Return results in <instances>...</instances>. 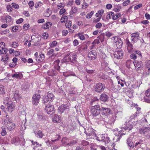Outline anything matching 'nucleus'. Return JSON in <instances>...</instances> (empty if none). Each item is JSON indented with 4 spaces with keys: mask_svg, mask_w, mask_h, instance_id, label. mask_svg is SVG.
<instances>
[{
    "mask_svg": "<svg viewBox=\"0 0 150 150\" xmlns=\"http://www.w3.org/2000/svg\"><path fill=\"white\" fill-rule=\"evenodd\" d=\"M42 3L40 2H38L35 3V8H37L38 7L41 6Z\"/></svg>",
    "mask_w": 150,
    "mask_h": 150,
    "instance_id": "63",
    "label": "nucleus"
},
{
    "mask_svg": "<svg viewBox=\"0 0 150 150\" xmlns=\"http://www.w3.org/2000/svg\"><path fill=\"white\" fill-rule=\"evenodd\" d=\"M94 13V11H92L91 12L88 13L87 15L86 16V18L87 19H90V18L93 15Z\"/></svg>",
    "mask_w": 150,
    "mask_h": 150,
    "instance_id": "43",
    "label": "nucleus"
},
{
    "mask_svg": "<svg viewBox=\"0 0 150 150\" xmlns=\"http://www.w3.org/2000/svg\"><path fill=\"white\" fill-rule=\"evenodd\" d=\"M77 35V36L81 40H85V37L83 35V33H79Z\"/></svg>",
    "mask_w": 150,
    "mask_h": 150,
    "instance_id": "36",
    "label": "nucleus"
},
{
    "mask_svg": "<svg viewBox=\"0 0 150 150\" xmlns=\"http://www.w3.org/2000/svg\"><path fill=\"white\" fill-rule=\"evenodd\" d=\"M5 18L6 23L10 22L12 20L11 17L9 16H6L5 17Z\"/></svg>",
    "mask_w": 150,
    "mask_h": 150,
    "instance_id": "46",
    "label": "nucleus"
},
{
    "mask_svg": "<svg viewBox=\"0 0 150 150\" xmlns=\"http://www.w3.org/2000/svg\"><path fill=\"white\" fill-rule=\"evenodd\" d=\"M66 24H67V25H67L66 28L71 27L72 25V22L70 21L66 20Z\"/></svg>",
    "mask_w": 150,
    "mask_h": 150,
    "instance_id": "56",
    "label": "nucleus"
},
{
    "mask_svg": "<svg viewBox=\"0 0 150 150\" xmlns=\"http://www.w3.org/2000/svg\"><path fill=\"white\" fill-rule=\"evenodd\" d=\"M146 96L148 97H150V89L146 90L145 93Z\"/></svg>",
    "mask_w": 150,
    "mask_h": 150,
    "instance_id": "52",
    "label": "nucleus"
},
{
    "mask_svg": "<svg viewBox=\"0 0 150 150\" xmlns=\"http://www.w3.org/2000/svg\"><path fill=\"white\" fill-rule=\"evenodd\" d=\"M104 117L103 121L107 123L111 124L113 122V121H111L110 120L108 117V115H104Z\"/></svg>",
    "mask_w": 150,
    "mask_h": 150,
    "instance_id": "33",
    "label": "nucleus"
},
{
    "mask_svg": "<svg viewBox=\"0 0 150 150\" xmlns=\"http://www.w3.org/2000/svg\"><path fill=\"white\" fill-rule=\"evenodd\" d=\"M4 122H5V124L7 126L8 125V124H9L11 123V122H12V120L11 118H6L4 119Z\"/></svg>",
    "mask_w": 150,
    "mask_h": 150,
    "instance_id": "41",
    "label": "nucleus"
},
{
    "mask_svg": "<svg viewBox=\"0 0 150 150\" xmlns=\"http://www.w3.org/2000/svg\"><path fill=\"white\" fill-rule=\"evenodd\" d=\"M57 42L56 41H54L52 42H50V46L51 47H53L57 45Z\"/></svg>",
    "mask_w": 150,
    "mask_h": 150,
    "instance_id": "55",
    "label": "nucleus"
},
{
    "mask_svg": "<svg viewBox=\"0 0 150 150\" xmlns=\"http://www.w3.org/2000/svg\"><path fill=\"white\" fill-rule=\"evenodd\" d=\"M30 28L29 24H25L23 26V28L25 30L29 29Z\"/></svg>",
    "mask_w": 150,
    "mask_h": 150,
    "instance_id": "49",
    "label": "nucleus"
},
{
    "mask_svg": "<svg viewBox=\"0 0 150 150\" xmlns=\"http://www.w3.org/2000/svg\"><path fill=\"white\" fill-rule=\"evenodd\" d=\"M123 51L121 49H118L115 51L114 53V57L118 59H121L123 56Z\"/></svg>",
    "mask_w": 150,
    "mask_h": 150,
    "instance_id": "10",
    "label": "nucleus"
},
{
    "mask_svg": "<svg viewBox=\"0 0 150 150\" xmlns=\"http://www.w3.org/2000/svg\"><path fill=\"white\" fill-rule=\"evenodd\" d=\"M18 29V27L16 25L13 26L12 28V30L13 32H16Z\"/></svg>",
    "mask_w": 150,
    "mask_h": 150,
    "instance_id": "62",
    "label": "nucleus"
},
{
    "mask_svg": "<svg viewBox=\"0 0 150 150\" xmlns=\"http://www.w3.org/2000/svg\"><path fill=\"white\" fill-rule=\"evenodd\" d=\"M17 143L20 144L21 146H24L25 144V139L23 137H18V139L17 140Z\"/></svg>",
    "mask_w": 150,
    "mask_h": 150,
    "instance_id": "25",
    "label": "nucleus"
},
{
    "mask_svg": "<svg viewBox=\"0 0 150 150\" xmlns=\"http://www.w3.org/2000/svg\"><path fill=\"white\" fill-rule=\"evenodd\" d=\"M49 25H50V22H49L47 23L45 25L43 26V28L44 29H47L49 27Z\"/></svg>",
    "mask_w": 150,
    "mask_h": 150,
    "instance_id": "61",
    "label": "nucleus"
},
{
    "mask_svg": "<svg viewBox=\"0 0 150 150\" xmlns=\"http://www.w3.org/2000/svg\"><path fill=\"white\" fill-rule=\"evenodd\" d=\"M127 49L129 53H132L134 51V47L128 40H126Z\"/></svg>",
    "mask_w": 150,
    "mask_h": 150,
    "instance_id": "14",
    "label": "nucleus"
},
{
    "mask_svg": "<svg viewBox=\"0 0 150 150\" xmlns=\"http://www.w3.org/2000/svg\"><path fill=\"white\" fill-rule=\"evenodd\" d=\"M108 98V95L105 94H103L100 95V100L105 102L107 100Z\"/></svg>",
    "mask_w": 150,
    "mask_h": 150,
    "instance_id": "19",
    "label": "nucleus"
},
{
    "mask_svg": "<svg viewBox=\"0 0 150 150\" xmlns=\"http://www.w3.org/2000/svg\"><path fill=\"white\" fill-rule=\"evenodd\" d=\"M41 39V37L40 35H38L35 38V41L36 42H39L40 41Z\"/></svg>",
    "mask_w": 150,
    "mask_h": 150,
    "instance_id": "47",
    "label": "nucleus"
},
{
    "mask_svg": "<svg viewBox=\"0 0 150 150\" xmlns=\"http://www.w3.org/2000/svg\"><path fill=\"white\" fill-rule=\"evenodd\" d=\"M88 57L89 60H95L96 58L97 53L95 50H92L89 52L88 54Z\"/></svg>",
    "mask_w": 150,
    "mask_h": 150,
    "instance_id": "12",
    "label": "nucleus"
},
{
    "mask_svg": "<svg viewBox=\"0 0 150 150\" xmlns=\"http://www.w3.org/2000/svg\"><path fill=\"white\" fill-rule=\"evenodd\" d=\"M134 65L135 67H137L138 68H140L142 67L143 65L142 62L137 61H135Z\"/></svg>",
    "mask_w": 150,
    "mask_h": 150,
    "instance_id": "26",
    "label": "nucleus"
},
{
    "mask_svg": "<svg viewBox=\"0 0 150 150\" xmlns=\"http://www.w3.org/2000/svg\"><path fill=\"white\" fill-rule=\"evenodd\" d=\"M73 43L74 46H77L79 44L78 40L76 39L74 40L73 42Z\"/></svg>",
    "mask_w": 150,
    "mask_h": 150,
    "instance_id": "64",
    "label": "nucleus"
},
{
    "mask_svg": "<svg viewBox=\"0 0 150 150\" xmlns=\"http://www.w3.org/2000/svg\"><path fill=\"white\" fill-rule=\"evenodd\" d=\"M121 6L120 5H115L114 6L113 10L115 12H119L121 9Z\"/></svg>",
    "mask_w": 150,
    "mask_h": 150,
    "instance_id": "37",
    "label": "nucleus"
},
{
    "mask_svg": "<svg viewBox=\"0 0 150 150\" xmlns=\"http://www.w3.org/2000/svg\"><path fill=\"white\" fill-rule=\"evenodd\" d=\"M105 88V85L100 82L97 83L95 85V91L98 93L102 92Z\"/></svg>",
    "mask_w": 150,
    "mask_h": 150,
    "instance_id": "6",
    "label": "nucleus"
},
{
    "mask_svg": "<svg viewBox=\"0 0 150 150\" xmlns=\"http://www.w3.org/2000/svg\"><path fill=\"white\" fill-rule=\"evenodd\" d=\"M104 11L103 9H101L98 11L97 13H96L95 16L96 17H101L103 14Z\"/></svg>",
    "mask_w": 150,
    "mask_h": 150,
    "instance_id": "30",
    "label": "nucleus"
},
{
    "mask_svg": "<svg viewBox=\"0 0 150 150\" xmlns=\"http://www.w3.org/2000/svg\"><path fill=\"white\" fill-rule=\"evenodd\" d=\"M52 120L54 123L60 122V117L57 114H54L52 118Z\"/></svg>",
    "mask_w": 150,
    "mask_h": 150,
    "instance_id": "17",
    "label": "nucleus"
},
{
    "mask_svg": "<svg viewBox=\"0 0 150 150\" xmlns=\"http://www.w3.org/2000/svg\"><path fill=\"white\" fill-rule=\"evenodd\" d=\"M89 142L87 141L83 140H82L81 142V144L83 146H86L89 145Z\"/></svg>",
    "mask_w": 150,
    "mask_h": 150,
    "instance_id": "44",
    "label": "nucleus"
},
{
    "mask_svg": "<svg viewBox=\"0 0 150 150\" xmlns=\"http://www.w3.org/2000/svg\"><path fill=\"white\" fill-rule=\"evenodd\" d=\"M18 139V137H17L13 138L12 144H17V140Z\"/></svg>",
    "mask_w": 150,
    "mask_h": 150,
    "instance_id": "59",
    "label": "nucleus"
},
{
    "mask_svg": "<svg viewBox=\"0 0 150 150\" xmlns=\"http://www.w3.org/2000/svg\"><path fill=\"white\" fill-rule=\"evenodd\" d=\"M42 103L44 104L45 105L49 104L50 102L48 98H46L45 96H43L42 98Z\"/></svg>",
    "mask_w": 150,
    "mask_h": 150,
    "instance_id": "23",
    "label": "nucleus"
},
{
    "mask_svg": "<svg viewBox=\"0 0 150 150\" xmlns=\"http://www.w3.org/2000/svg\"><path fill=\"white\" fill-rule=\"evenodd\" d=\"M102 27V24L100 22L97 23L95 25L96 28L99 29L100 28Z\"/></svg>",
    "mask_w": 150,
    "mask_h": 150,
    "instance_id": "57",
    "label": "nucleus"
},
{
    "mask_svg": "<svg viewBox=\"0 0 150 150\" xmlns=\"http://www.w3.org/2000/svg\"><path fill=\"white\" fill-rule=\"evenodd\" d=\"M95 130L93 128L90 127L87 129L85 131V133L87 137L86 140L90 139H94L96 137V134L95 133Z\"/></svg>",
    "mask_w": 150,
    "mask_h": 150,
    "instance_id": "2",
    "label": "nucleus"
},
{
    "mask_svg": "<svg viewBox=\"0 0 150 150\" xmlns=\"http://www.w3.org/2000/svg\"><path fill=\"white\" fill-rule=\"evenodd\" d=\"M11 5L12 7H13L16 9H18L19 8V5L16 3H12Z\"/></svg>",
    "mask_w": 150,
    "mask_h": 150,
    "instance_id": "51",
    "label": "nucleus"
},
{
    "mask_svg": "<svg viewBox=\"0 0 150 150\" xmlns=\"http://www.w3.org/2000/svg\"><path fill=\"white\" fill-rule=\"evenodd\" d=\"M137 117L134 114L131 115L129 117V121H131L132 123L135 124L136 120H137Z\"/></svg>",
    "mask_w": 150,
    "mask_h": 150,
    "instance_id": "21",
    "label": "nucleus"
},
{
    "mask_svg": "<svg viewBox=\"0 0 150 150\" xmlns=\"http://www.w3.org/2000/svg\"><path fill=\"white\" fill-rule=\"evenodd\" d=\"M8 111L11 112L13 111L15 109V106L13 104H11L10 105H8L7 107Z\"/></svg>",
    "mask_w": 150,
    "mask_h": 150,
    "instance_id": "29",
    "label": "nucleus"
},
{
    "mask_svg": "<svg viewBox=\"0 0 150 150\" xmlns=\"http://www.w3.org/2000/svg\"><path fill=\"white\" fill-rule=\"evenodd\" d=\"M135 108L136 110V112L134 114L137 117V116H139L140 114L141 113V108L139 107L137 105L136 106V107H135Z\"/></svg>",
    "mask_w": 150,
    "mask_h": 150,
    "instance_id": "34",
    "label": "nucleus"
},
{
    "mask_svg": "<svg viewBox=\"0 0 150 150\" xmlns=\"http://www.w3.org/2000/svg\"><path fill=\"white\" fill-rule=\"evenodd\" d=\"M96 118V119H97L98 120L100 121H102V120L103 121L104 118V115L102 114V115L101 116L100 114H99V115H98L97 116Z\"/></svg>",
    "mask_w": 150,
    "mask_h": 150,
    "instance_id": "45",
    "label": "nucleus"
},
{
    "mask_svg": "<svg viewBox=\"0 0 150 150\" xmlns=\"http://www.w3.org/2000/svg\"><path fill=\"white\" fill-rule=\"evenodd\" d=\"M45 56L44 54H40L38 56V58H37L36 60L37 62H41L42 61L44 58Z\"/></svg>",
    "mask_w": 150,
    "mask_h": 150,
    "instance_id": "39",
    "label": "nucleus"
},
{
    "mask_svg": "<svg viewBox=\"0 0 150 150\" xmlns=\"http://www.w3.org/2000/svg\"><path fill=\"white\" fill-rule=\"evenodd\" d=\"M9 59V56L8 54H6L5 56H3L2 57L1 60L3 62H6Z\"/></svg>",
    "mask_w": 150,
    "mask_h": 150,
    "instance_id": "40",
    "label": "nucleus"
},
{
    "mask_svg": "<svg viewBox=\"0 0 150 150\" xmlns=\"http://www.w3.org/2000/svg\"><path fill=\"white\" fill-rule=\"evenodd\" d=\"M101 64L103 68L105 71L108 70L109 68V58L105 54H102L100 56Z\"/></svg>",
    "mask_w": 150,
    "mask_h": 150,
    "instance_id": "1",
    "label": "nucleus"
},
{
    "mask_svg": "<svg viewBox=\"0 0 150 150\" xmlns=\"http://www.w3.org/2000/svg\"><path fill=\"white\" fill-rule=\"evenodd\" d=\"M54 50L53 49H51L47 52V55H51L50 57V58L53 57L54 56H56L55 55H54Z\"/></svg>",
    "mask_w": 150,
    "mask_h": 150,
    "instance_id": "35",
    "label": "nucleus"
},
{
    "mask_svg": "<svg viewBox=\"0 0 150 150\" xmlns=\"http://www.w3.org/2000/svg\"><path fill=\"white\" fill-rule=\"evenodd\" d=\"M43 136V134L42 131L39 130L37 132V137H39V138H42Z\"/></svg>",
    "mask_w": 150,
    "mask_h": 150,
    "instance_id": "48",
    "label": "nucleus"
},
{
    "mask_svg": "<svg viewBox=\"0 0 150 150\" xmlns=\"http://www.w3.org/2000/svg\"><path fill=\"white\" fill-rule=\"evenodd\" d=\"M13 99H14L15 100L17 101V100H20L21 97L20 96V95L18 91H16L14 95V96L13 97Z\"/></svg>",
    "mask_w": 150,
    "mask_h": 150,
    "instance_id": "24",
    "label": "nucleus"
},
{
    "mask_svg": "<svg viewBox=\"0 0 150 150\" xmlns=\"http://www.w3.org/2000/svg\"><path fill=\"white\" fill-rule=\"evenodd\" d=\"M150 130V128L149 127L142 128L139 129V132L140 134H144L146 133Z\"/></svg>",
    "mask_w": 150,
    "mask_h": 150,
    "instance_id": "15",
    "label": "nucleus"
},
{
    "mask_svg": "<svg viewBox=\"0 0 150 150\" xmlns=\"http://www.w3.org/2000/svg\"><path fill=\"white\" fill-rule=\"evenodd\" d=\"M5 93V90L4 86L1 85H0V94H3Z\"/></svg>",
    "mask_w": 150,
    "mask_h": 150,
    "instance_id": "42",
    "label": "nucleus"
},
{
    "mask_svg": "<svg viewBox=\"0 0 150 150\" xmlns=\"http://www.w3.org/2000/svg\"><path fill=\"white\" fill-rule=\"evenodd\" d=\"M120 16L121 14L120 13H115L114 12L111 11L109 12L106 16V18L108 19H110L112 18L113 20L115 21Z\"/></svg>",
    "mask_w": 150,
    "mask_h": 150,
    "instance_id": "5",
    "label": "nucleus"
},
{
    "mask_svg": "<svg viewBox=\"0 0 150 150\" xmlns=\"http://www.w3.org/2000/svg\"><path fill=\"white\" fill-rule=\"evenodd\" d=\"M139 33L138 32L133 33L131 34L132 41L134 42H137L139 38Z\"/></svg>",
    "mask_w": 150,
    "mask_h": 150,
    "instance_id": "13",
    "label": "nucleus"
},
{
    "mask_svg": "<svg viewBox=\"0 0 150 150\" xmlns=\"http://www.w3.org/2000/svg\"><path fill=\"white\" fill-rule=\"evenodd\" d=\"M78 9L77 7H72L71 11L69 12L70 15H72L76 13L77 12Z\"/></svg>",
    "mask_w": 150,
    "mask_h": 150,
    "instance_id": "32",
    "label": "nucleus"
},
{
    "mask_svg": "<svg viewBox=\"0 0 150 150\" xmlns=\"http://www.w3.org/2000/svg\"><path fill=\"white\" fill-rule=\"evenodd\" d=\"M134 63L130 59L128 60L126 62V65L127 68L131 67L133 64H134Z\"/></svg>",
    "mask_w": 150,
    "mask_h": 150,
    "instance_id": "31",
    "label": "nucleus"
},
{
    "mask_svg": "<svg viewBox=\"0 0 150 150\" xmlns=\"http://www.w3.org/2000/svg\"><path fill=\"white\" fill-rule=\"evenodd\" d=\"M48 98L50 102L52 101L54 98V95L51 93H48L47 96H45Z\"/></svg>",
    "mask_w": 150,
    "mask_h": 150,
    "instance_id": "27",
    "label": "nucleus"
},
{
    "mask_svg": "<svg viewBox=\"0 0 150 150\" xmlns=\"http://www.w3.org/2000/svg\"><path fill=\"white\" fill-rule=\"evenodd\" d=\"M23 77V75L20 72L18 73L16 72L15 74H13L12 75V77H15L17 79H21Z\"/></svg>",
    "mask_w": 150,
    "mask_h": 150,
    "instance_id": "20",
    "label": "nucleus"
},
{
    "mask_svg": "<svg viewBox=\"0 0 150 150\" xmlns=\"http://www.w3.org/2000/svg\"><path fill=\"white\" fill-rule=\"evenodd\" d=\"M134 124V123H132L131 121H128L126 123V126L127 129L131 130L132 129Z\"/></svg>",
    "mask_w": 150,
    "mask_h": 150,
    "instance_id": "22",
    "label": "nucleus"
},
{
    "mask_svg": "<svg viewBox=\"0 0 150 150\" xmlns=\"http://www.w3.org/2000/svg\"><path fill=\"white\" fill-rule=\"evenodd\" d=\"M76 55L74 53L68 52L66 54V62H70L74 63L76 61Z\"/></svg>",
    "mask_w": 150,
    "mask_h": 150,
    "instance_id": "4",
    "label": "nucleus"
},
{
    "mask_svg": "<svg viewBox=\"0 0 150 150\" xmlns=\"http://www.w3.org/2000/svg\"><path fill=\"white\" fill-rule=\"evenodd\" d=\"M96 19L94 18L93 21V23H98L100 20L101 17H97Z\"/></svg>",
    "mask_w": 150,
    "mask_h": 150,
    "instance_id": "53",
    "label": "nucleus"
},
{
    "mask_svg": "<svg viewBox=\"0 0 150 150\" xmlns=\"http://www.w3.org/2000/svg\"><path fill=\"white\" fill-rule=\"evenodd\" d=\"M8 125L6 126L7 128L9 131H11L13 130L15 128V126L14 123L12 122L11 123L8 124Z\"/></svg>",
    "mask_w": 150,
    "mask_h": 150,
    "instance_id": "28",
    "label": "nucleus"
},
{
    "mask_svg": "<svg viewBox=\"0 0 150 150\" xmlns=\"http://www.w3.org/2000/svg\"><path fill=\"white\" fill-rule=\"evenodd\" d=\"M113 35L112 33L110 32L107 31L105 33V35L107 37H110Z\"/></svg>",
    "mask_w": 150,
    "mask_h": 150,
    "instance_id": "60",
    "label": "nucleus"
},
{
    "mask_svg": "<svg viewBox=\"0 0 150 150\" xmlns=\"http://www.w3.org/2000/svg\"><path fill=\"white\" fill-rule=\"evenodd\" d=\"M127 145L130 147H132L133 145V143L131 142L130 139H129L127 140Z\"/></svg>",
    "mask_w": 150,
    "mask_h": 150,
    "instance_id": "54",
    "label": "nucleus"
},
{
    "mask_svg": "<svg viewBox=\"0 0 150 150\" xmlns=\"http://www.w3.org/2000/svg\"><path fill=\"white\" fill-rule=\"evenodd\" d=\"M40 97V96L39 94H35L32 97V102L33 104L35 105H38Z\"/></svg>",
    "mask_w": 150,
    "mask_h": 150,
    "instance_id": "11",
    "label": "nucleus"
},
{
    "mask_svg": "<svg viewBox=\"0 0 150 150\" xmlns=\"http://www.w3.org/2000/svg\"><path fill=\"white\" fill-rule=\"evenodd\" d=\"M86 71L87 72V73L89 74H93V73H95V70H88L87 69H86Z\"/></svg>",
    "mask_w": 150,
    "mask_h": 150,
    "instance_id": "50",
    "label": "nucleus"
},
{
    "mask_svg": "<svg viewBox=\"0 0 150 150\" xmlns=\"http://www.w3.org/2000/svg\"><path fill=\"white\" fill-rule=\"evenodd\" d=\"M104 141L105 142V145L107 146L108 148H110L111 146H113L112 150H116L115 148V144L114 142L110 141L109 137L106 138L105 140L104 139Z\"/></svg>",
    "mask_w": 150,
    "mask_h": 150,
    "instance_id": "9",
    "label": "nucleus"
},
{
    "mask_svg": "<svg viewBox=\"0 0 150 150\" xmlns=\"http://www.w3.org/2000/svg\"><path fill=\"white\" fill-rule=\"evenodd\" d=\"M6 8L8 12H11L13 9L12 6L10 5H8L6 6Z\"/></svg>",
    "mask_w": 150,
    "mask_h": 150,
    "instance_id": "58",
    "label": "nucleus"
},
{
    "mask_svg": "<svg viewBox=\"0 0 150 150\" xmlns=\"http://www.w3.org/2000/svg\"><path fill=\"white\" fill-rule=\"evenodd\" d=\"M91 112L94 117H96L99 115L100 112V106L98 105H96L91 108Z\"/></svg>",
    "mask_w": 150,
    "mask_h": 150,
    "instance_id": "3",
    "label": "nucleus"
},
{
    "mask_svg": "<svg viewBox=\"0 0 150 150\" xmlns=\"http://www.w3.org/2000/svg\"><path fill=\"white\" fill-rule=\"evenodd\" d=\"M123 42L119 37H115L114 38V44L117 48L121 49L122 44Z\"/></svg>",
    "mask_w": 150,
    "mask_h": 150,
    "instance_id": "7",
    "label": "nucleus"
},
{
    "mask_svg": "<svg viewBox=\"0 0 150 150\" xmlns=\"http://www.w3.org/2000/svg\"><path fill=\"white\" fill-rule=\"evenodd\" d=\"M101 110L102 112V114L104 115H108L110 111V109L105 108H102Z\"/></svg>",
    "mask_w": 150,
    "mask_h": 150,
    "instance_id": "16",
    "label": "nucleus"
},
{
    "mask_svg": "<svg viewBox=\"0 0 150 150\" xmlns=\"http://www.w3.org/2000/svg\"><path fill=\"white\" fill-rule=\"evenodd\" d=\"M77 143V141L76 140H72L69 142V143H66V145L72 146Z\"/></svg>",
    "mask_w": 150,
    "mask_h": 150,
    "instance_id": "38",
    "label": "nucleus"
},
{
    "mask_svg": "<svg viewBox=\"0 0 150 150\" xmlns=\"http://www.w3.org/2000/svg\"><path fill=\"white\" fill-rule=\"evenodd\" d=\"M45 110L49 114H52L55 112V109L54 105L51 104H48L45 105Z\"/></svg>",
    "mask_w": 150,
    "mask_h": 150,
    "instance_id": "8",
    "label": "nucleus"
},
{
    "mask_svg": "<svg viewBox=\"0 0 150 150\" xmlns=\"http://www.w3.org/2000/svg\"><path fill=\"white\" fill-rule=\"evenodd\" d=\"M66 110V106L64 104H62L58 108V112L62 114Z\"/></svg>",
    "mask_w": 150,
    "mask_h": 150,
    "instance_id": "18",
    "label": "nucleus"
}]
</instances>
